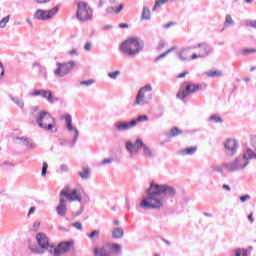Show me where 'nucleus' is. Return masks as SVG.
Instances as JSON below:
<instances>
[{
  "mask_svg": "<svg viewBox=\"0 0 256 256\" xmlns=\"http://www.w3.org/2000/svg\"><path fill=\"white\" fill-rule=\"evenodd\" d=\"M190 49H200L201 51L200 55H202V58L209 57V55H211V53L213 52V48L207 43L197 44L191 47Z\"/></svg>",
  "mask_w": 256,
  "mask_h": 256,
  "instance_id": "f3484780",
  "label": "nucleus"
},
{
  "mask_svg": "<svg viewBox=\"0 0 256 256\" xmlns=\"http://www.w3.org/2000/svg\"><path fill=\"white\" fill-rule=\"evenodd\" d=\"M247 199H251V196L249 194H246V195H243L240 197L241 203H245V201H247Z\"/></svg>",
  "mask_w": 256,
  "mask_h": 256,
  "instance_id": "8fccbe9b",
  "label": "nucleus"
},
{
  "mask_svg": "<svg viewBox=\"0 0 256 256\" xmlns=\"http://www.w3.org/2000/svg\"><path fill=\"white\" fill-rule=\"evenodd\" d=\"M36 123L44 131H53L55 127V118L47 111H40L36 116Z\"/></svg>",
  "mask_w": 256,
  "mask_h": 256,
  "instance_id": "0eeeda50",
  "label": "nucleus"
},
{
  "mask_svg": "<svg viewBox=\"0 0 256 256\" xmlns=\"http://www.w3.org/2000/svg\"><path fill=\"white\" fill-rule=\"evenodd\" d=\"M145 147V143L141 138L136 139L133 144L131 141L126 142V149L130 153V155H139V149H143Z\"/></svg>",
  "mask_w": 256,
  "mask_h": 256,
  "instance_id": "4468645a",
  "label": "nucleus"
},
{
  "mask_svg": "<svg viewBox=\"0 0 256 256\" xmlns=\"http://www.w3.org/2000/svg\"><path fill=\"white\" fill-rule=\"evenodd\" d=\"M56 212L60 217H65V189L60 192V203L56 207Z\"/></svg>",
  "mask_w": 256,
  "mask_h": 256,
  "instance_id": "a211bd4d",
  "label": "nucleus"
},
{
  "mask_svg": "<svg viewBox=\"0 0 256 256\" xmlns=\"http://www.w3.org/2000/svg\"><path fill=\"white\" fill-rule=\"evenodd\" d=\"M131 121H132L134 127H137L138 123H143L144 121H149V117L147 115H140Z\"/></svg>",
  "mask_w": 256,
  "mask_h": 256,
  "instance_id": "cd10ccee",
  "label": "nucleus"
},
{
  "mask_svg": "<svg viewBox=\"0 0 256 256\" xmlns=\"http://www.w3.org/2000/svg\"><path fill=\"white\" fill-rule=\"evenodd\" d=\"M16 141H21L22 145L27 147V149H29L30 151L37 149V144H35V142H33L31 138L16 137Z\"/></svg>",
  "mask_w": 256,
  "mask_h": 256,
  "instance_id": "6ab92c4d",
  "label": "nucleus"
},
{
  "mask_svg": "<svg viewBox=\"0 0 256 256\" xmlns=\"http://www.w3.org/2000/svg\"><path fill=\"white\" fill-rule=\"evenodd\" d=\"M224 149L228 157H234V155H237V151L239 149V142L233 138H228L224 142Z\"/></svg>",
  "mask_w": 256,
  "mask_h": 256,
  "instance_id": "f8f14e48",
  "label": "nucleus"
},
{
  "mask_svg": "<svg viewBox=\"0 0 256 256\" xmlns=\"http://www.w3.org/2000/svg\"><path fill=\"white\" fill-rule=\"evenodd\" d=\"M121 253L123 250L117 243H107L101 248L94 249L95 256H119Z\"/></svg>",
  "mask_w": 256,
  "mask_h": 256,
  "instance_id": "6e6552de",
  "label": "nucleus"
},
{
  "mask_svg": "<svg viewBox=\"0 0 256 256\" xmlns=\"http://www.w3.org/2000/svg\"><path fill=\"white\" fill-rule=\"evenodd\" d=\"M245 25L246 27H252V29H256V20H247Z\"/></svg>",
  "mask_w": 256,
  "mask_h": 256,
  "instance_id": "c03bdc74",
  "label": "nucleus"
},
{
  "mask_svg": "<svg viewBox=\"0 0 256 256\" xmlns=\"http://www.w3.org/2000/svg\"><path fill=\"white\" fill-rule=\"evenodd\" d=\"M41 66H42V65H41L39 62H34V63L32 64V67H33L34 69H39Z\"/></svg>",
  "mask_w": 256,
  "mask_h": 256,
  "instance_id": "e2e57ef3",
  "label": "nucleus"
},
{
  "mask_svg": "<svg viewBox=\"0 0 256 256\" xmlns=\"http://www.w3.org/2000/svg\"><path fill=\"white\" fill-rule=\"evenodd\" d=\"M171 27H175V22H168L163 25V29H171Z\"/></svg>",
  "mask_w": 256,
  "mask_h": 256,
  "instance_id": "09e8293b",
  "label": "nucleus"
},
{
  "mask_svg": "<svg viewBox=\"0 0 256 256\" xmlns=\"http://www.w3.org/2000/svg\"><path fill=\"white\" fill-rule=\"evenodd\" d=\"M99 233V230H94L90 234H87V237H89V239H93L94 237H98Z\"/></svg>",
  "mask_w": 256,
  "mask_h": 256,
  "instance_id": "a18cd8bd",
  "label": "nucleus"
},
{
  "mask_svg": "<svg viewBox=\"0 0 256 256\" xmlns=\"http://www.w3.org/2000/svg\"><path fill=\"white\" fill-rule=\"evenodd\" d=\"M76 17L82 23L93 20V8L85 1L77 3Z\"/></svg>",
  "mask_w": 256,
  "mask_h": 256,
  "instance_id": "1a4fd4ad",
  "label": "nucleus"
},
{
  "mask_svg": "<svg viewBox=\"0 0 256 256\" xmlns=\"http://www.w3.org/2000/svg\"><path fill=\"white\" fill-rule=\"evenodd\" d=\"M251 145L256 151V136L251 138ZM251 148H247L243 151L242 156H238L233 162H225L222 164L224 169H227L229 173H234V171H239L240 169H245L249 165L251 159H256V153Z\"/></svg>",
  "mask_w": 256,
  "mask_h": 256,
  "instance_id": "7ed1b4c3",
  "label": "nucleus"
},
{
  "mask_svg": "<svg viewBox=\"0 0 256 256\" xmlns=\"http://www.w3.org/2000/svg\"><path fill=\"white\" fill-rule=\"evenodd\" d=\"M146 194L147 197L142 199L140 203L142 209H163L167 199L173 201V198L177 195V189L167 184L152 182L146 190Z\"/></svg>",
  "mask_w": 256,
  "mask_h": 256,
  "instance_id": "f257e3e1",
  "label": "nucleus"
},
{
  "mask_svg": "<svg viewBox=\"0 0 256 256\" xmlns=\"http://www.w3.org/2000/svg\"><path fill=\"white\" fill-rule=\"evenodd\" d=\"M73 67H75V61H69L65 64V74L71 73L73 71Z\"/></svg>",
  "mask_w": 256,
  "mask_h": 256,
  "instance_id": "72a5a7b5",
  "label": "nucleus"
},
{
  "mask_svg": "<svg viewBox=\"0 0 256 256\" xmlns=\"http://www.w3.org/2000/svg\"><path fill=\"white\" fill-rule=\"evenodd\" d=\"M48 168H49V165L47 164V162H43L42 172H41L42 177H45L47 175V169Z\"/></svg>",
  "mask_w": 256,
  "mask_h": 256,
  "instance_id": "79ce46f5",
  "label": "nucleus"
},
{
  "mask_svg": "<svg viewBox=\"0 0 256 256\" xmlns=\"http://www.w3.org/2000/svg\"><path fill=\"white\" fill-rule=\"evenodd\" d=\"M173 51H175V47H172L170 49H168L167 51L163 52L162 54H160L159 56H157L155 58V63H157V61H161V59H165V57H167V55H169V53H173Z\"/></svg>",
  "mask_w": 256,
  "mask_h": 256,
  "instance_id": "c756f323",
  "label": "nucleus"
},
{
  "mask_svg": "<svg viewBox=\"0 0 256 256\" xmlns=\"http://www.w3.org/2000/svg\"><path fill=\"white\" fill-rule=\"evenodd\" d=\"M30 97H41L42 99H46L48 101V103H55L56 101H59V99L53 97V92H51V90H33L32 92H30Z\"/></svg>",
  "mask_w": 256,
  "mask_h": 256,
  "instance_id": "9b49d317",
  "label": "nucleus"
},
{
  "mask_svg": "<svg viewBox=\"0 0 256 256\" xmlns=\"http://www.w3.org/2000/svg\"><path fill=\"white\" fill-rule=\"evenodd\" d=\"M232 25H235V21L233 20V17H231L230 14H226L225 21H224V27H232Z\"/></svg>",
  "mask_w": 256,
  "mask_h": 256,
  "instance_id": "2f4dec72",
  "label": "nucleus"
},
{
  "mask_svg": "<svg viewBox=\"0 0 256 256\" xmlns=\"http://www.w3.org/2000/svg\"><path fill=\"white\" fill-rule=\"evenodd\" d=\"M75 241L74 240H69L65 242V253L68 251H71V249H74Z\"/></svg>",
  "mask_w": 256,
  "mask_h": 256,
  "instance_id": "e433bc0d",
  "label": "nucleus"
},
{
  "mask_svg": "<svg viewBox=\"0 0 256 256\" xmlns=\"http://www.w3.org/2000/svg\"><path fill=\"white\" fill-rule=\"evenodd\" d=\"M222 189H225L226 191H231V186L227 184H223Z\"/></svg>",
  "mask_w": 256,
  "mask_h": 256,
  "instance_id": "338daca9",
  "label": "nucleus"
},
{
  "mask_svg": "<svg viewBox=\"0 0 256 256\" xmlns=\"http://www.w3.org/2000/svg\"><path fill=\"white\" fill-rule=\"evenodd\" d=\"M106 13H115V8L113 6L106 8Z\"/></svg>",
  "mask_w": 256,
  "mask_h": 256,
  "instance_id": "bf43d9fd",
  "label": "nucleus"
},
{
  "mask_svg": "<svg viewBox=\"0 0 256 256\" xmlns=\"http://www.w3.org/2000/svg\"><path fill=\"white\" fill-rule=\"evenodd\" d=\"M36 241L40 248L29 246L30 251L36 255H43V253H45L43 249H47L48 253L53 256H60L61 253H65V241L60 242L57 246L53 244L50 245L49 238L42 232L36 235Z\"/></svg>",
  "mask_w": 256,
  "mask_h": 256,
  "instance_id": "f03ea898",
  "label": "nucleus"
},
{
  "mask_svg": "<svg viewBox=\"0 0 256 256\" xmlns=\"http://www.w3.org/2000/svg\"><path fill=\"white\" fill-rule=\"evenodd\" d=\"M10 100L14 102V104H16L19 109L23 110L25 109V101L21 98H19V96H13V95H10Z\"/></svg>",
  "mask_w": 256,
  "mask_h": 256,
  "instance_id": "412c9836",
  "label": "nucleus"
},
{
  "mask_svg": "<svg viewBox=\"0 0 256 256\" xmlns=\"http://www.w3.org/2000/svg\"><path fill=\"white\" fill-rule=\"evenodd\" d=\"M59 9H61L60 5H56L49 10L37 9L33 17L38 21H51V19H53V17L59 13Z\"/></svg>",
  "mask_w": 256,
  "mask_h": 256,
  "instance_id": "9d476101",
  "label": "nucleus"
},
{
  "mask_svg": "<svg viewBox=\"0 0 256 256\" xmlns=\"http://www.w3.org/2000/svg\"><path fill=\"white\" fill-rule=\"evenodd\" d=\"M38 72L40 73V75H43L45 80H47V68L45 66L39 67Z\"/></svg>",
  "mask_w": 256,
  "mask_h": 256,
  "instance_id": "ea45409f",
  "label": "nucleus"
},
{
  "mask_svg": "<svg viewBox=\"0 0 256 256\" xmlns=\"http://www.w3.org/2000/svg\"><path fill=\"white\" fill-rule=\"evenodd\" d=\"M35 210H36L35 206L30 207V209L28 211V217L33 215V213H35Z\"/></svg>",
  "mask_w": 256,
  "mask_h": 256,
  "instance_id": "13d9d810",
  "label": "nucleus"
},
{
  "mask_svg": "<svg viewBox=\"0 0 256 256\" xmlns=\"http://www.w3.org/2000/svg\"><path fill=\"white\" fill-rule=\"evenodd\" d=\"M214 171H216V173H221V175H223V168L222 167L216 166V167H214Z\"/></svg>",
  "mask_w": 256,
  "mask_h": 256,
  "instance_id": "4d7b16f0",
  "label": "nucleus"
},
{
  "mask_svg": "<svg viewBox=\"0 0 256 256\" xmlns=\"http://www.w3.org/2000/svg\"><path fill=\"white\" fill-rule=\"evenodd\" d=\"M39 227H41V222L39 221L34 222L32 231H39Z\"/></svg>",
  "mask_w": 256,
  "mask_h": 256,
  "instance_id": "de8ad7c7",
  "label": "nucleus"
},
{
  "mask_svg": "<svg viewBox=\"0 0 256 256\" xmlns=\"http://www.w3.org/2000/svg\"><path fill=\"white\" fill-rule=\"evenodd\" d=\"M204 75H207V77H223V71L221 70L208 71V72H205Z\"/></svg>",
  "mask_w": 256,
  "mask_h": 256,
  "instance_id": "7c9ffc66",
  "label": "nucleus"
},
{
  "mask_svg": "<svg viewBox=\"0 0 256 256\" xmlns=\"http://www.w3.org/2000/svg\"><path fill=\"white\" fill-rule=\"evenodd\" d=\"M115 161L114 158H105L103 161L100 162V165H111Z\"/></svg>",
  "mask_w": 256,
  "mask_h": 256,
  "instance_id": "37998d69",
  "label": "nucleus"
},
{
  "mask_svg": "<svg viewBox=\"0 0 256 256\" xmlns=\"http://www.w3.org/2000/svg\"><path fill=\"white\" fill-rule=\"evenodd\" d=\"M135 126L132 122V120H130L129 122L127 121H117L114 123V129L120 133H122L123 131H129V129H134Z\"/></svg>",
  "mask_w": 256,
  "mask_h": 256,
  "instance_id": "dca6fc26",
  "label": "nucleus"
},
{
  "mask_svg": "<svg viewBox=\"0 0 256 256\" xmlns=\"http://www.w3.org/2000/svg\"><path fill=\"white\" fill-rule=\"evenodd\" d=\"M161 5H163V4L161 3V1H160V0H156V1H155V5H154V7L152 8V11H155V9H157V7H161Z\"/></svg>",
  "mask_w": 256,
  "mask_h": 256,
  "instance_id": "603ef678",
  "label": "nucleus"
},
{
  "mask_svg": "<svg viewBox=\"0 0 256 256\" xmlns=\"http://www.w3.org/2000/svg\"><path fill=\"white\" fill-rule=\"evenodd\" d=\"M142 21H149L151 19V10L144 6L141 16Z\"/></svg>",
  "mask_w": 256,
  "mask_h": 256,
  "instance_id": "bb28decb",
  "label": "nucleus"
},
{
  "mask_svg": "<svg viewBox=\"0 0 256 256\" xmlns=\"http://www.w3.org/2000/svg\"><path fill=\"white\" fill-rule=\"evenodd\" d=\"M38 5H45L46 3H49L51 0H34Z\"/></svg>",
  "mask_w": 256,
  "mask_h": 256,
  "instance_id": "864d4df0",
  "label": "nucleus"
},
{
  "mask_svg": "<svg viewBox=\"0 0 256 256\" xmlns=\"http://www.w3.org/2000/svg\"><path fill=\"white\" fill-rule=\"evenodd\" d=\"M56 67L57 68L54 70L55 77H65V63L57 62Z\"/></svg>",
  "mask_w": 256,
  "mask_h": 256,
  "instance_id": "aec40b11",
  "label": "nucleus"
},
{
  "mask_svg": "<svg viewBox=\"0 0 256 256\" xmlns=\"http://www.w3.org/2000/svg\"><path fill=\"white\" fill-rule=\"evenodd\" d=\"M201 89V84H188L186 85L184 90H180L176 97L178 99H185L186 97H189L192 93H197Z\"/></svg>",
  "mask_w": 256,
  "mask_h": 256,
  "instance_id": "ddd939ff",
  "label": "nucleus"
},
{
  "mask_svg": "<svg viewBox=\"0 0 256 256\" xmlns=\"http://www.w3.org/2000/svg\"><path fill=\"white\" fill-rule=\"evenodd\" d=\"M119 75H121V71L120 70H116L114 72H109L108 73V77L110 79H113L115 81V79H117V77H119Z\"/></svg>",
  "mask_w": 256,
  "mask_h": 256,
  "instance_id": "4c0bfd02",
  "label": "nucleus"
},
{
  "mask_svg": "<svg viewBox=\"0 0 256 256\" xmlns=\"http://www.w3.org/2000/svg\"><path fill=\"white\" fill-rule=\"evenodd\" d=\"M151 91H153V86H151V84H146L145 86L141 87L138 90L135 101L133 102V106L149 105L151 101H153V93H151Z\"/></svg>",
  "mask_w": 256,
  "mask_h": 256,
  "instance_id": "423d86ee",
  "label": "nucleus"
},
{
  "mask_svg": "<svg viewBox=\"0 0 256 256\" xmlns=\"http://www.w3.org/2000/svg\"><path fill=\"white\" fill-rule=\"evenodd\" d=\"M143 153H144V157H146L147 159H151L155 155L153 153V150H151V148H149V146L147 145H144Z\"/></svg>",
  "mask_w": 256,
  "mask_h": 256,
  "instance_id": "473e14b6",
  "label": "nucleus"
},
{
  "mask_svg": "<svg viewBox=\"0 0 256 256\" xmlns=\"http://www.w3.org/2000/svg\"><path fill=\"white\" fill-rule=\"evenodd\" d=\"M194 153H197V146L189 147L183 150H180V155H194Z\"/></svg>",
  "mask_w": 256,
  "mask_h": 256,
  "instance_id": "b1692460",
  "label": "nucleus"
},
{
  "mask_svg": "<svg viewBox=\"0 0 256 256\" xmlns=\"http://www.w3.org/2000/svg\"><path fill=\"white\" fill-rule=\"evenodd\" d=\"M9 19H11V15H7L0 21V29H5L7 27V23H9Z\"/></svg>",
  "mask_w": 256,
  "mask_h": 256,
  "instance_id": "f704fd0d",
  "label": "nucleus"
},
{
  "mask_svg": "<svg viewBox=\"0 0 256 256\" xmlns=\"http://www.w3.org/2000/svg\"><path fill=\"white\" fill-rule=\"evenodd\" d=\"M163 47H165V42L164 41H160L159 44H158L159 51H161V49H163Z\"/></svg>",
  "mask_w": 256,
  "mask_h": 256,
  "instance_id": "0e129e2a",
  "label": "nucleus"
},
{
  "mask_svg": "<svg viewBox=\"0 0 256 256\" xmlns=\"http://www.w3.org/2000/svg\"><path fill=\"white\" fill-rule=\"evenodd\" d=\"M121 11H123V4H120L119 7L115 10L116 14L121 13Z\"/></svg>",
  "mask_w": 256,
  "mask_h": 256,
  "instance_id": "680f3d73",
  "label": "nucleus"
},
{
  "mask_svg": "<svg viewBox=\"0 0 256 256\" xmlns=\"http://www.w3.org/2000/svg\"><path fill=\"white\" fill-rule=\"evenodd\" d=\"M123 235H125L123 228L117 227L112 230V239H123Z\"/></svg>",
  "mask_w": 256,
  "mask_h": 256,
  "instance_id": "5701e85b",
  "label": "nucleus"
},
{
  "mask_svg": "<svg viewBox=\"0 0 256 256\" xmlns=\"http://www.w3.org/2000/svg\"><path fill=\"white\" fill-rule=\"evenodd\" d=\"M93 83H95L94 79L80 81V85H84L85 87H91Z\"/></svg>",
  "mask_w": 256,
  "mask_h": 256,
  "instance_id": "58836bf2",
  "label": "nucleus"
},
{
  "mask_svg": "<svg viewBox=\"0 0 256 256\" xmlns=\"http://www.w3.org/2000/svg\"><path fill=\"white\" fill-rule=\"evenodd\" d=\"M104 31H109V29H113V26L110 24L104 25L102 28Z\"/></svg>",
  "mask_w": 256,
  "mask_h": 256,
  "instance_id": "052dcab7",
  "label": "nucleus"
},
{
  "mask_svg": "<svg viewBox=\"0 0 256 256\" xmlns=\"http://www.w3.org/2000/svg\"><path fill=\"white\" fill-rule=\"evenodd\" d=\"M187 75H189V72H188V71L183 72V73H180V74L177 75V79H183V77H185V76H187Z\"/></svg>",
  "mask_w": 256,
  "mask_h": 256,
  "instance_id": "6e6d98bb",
  "label": "nucleus"
},
{
  "mask_svg": "<svg viewBox=\"0 0 256 256\" xmlns=\"http://www.w3.org/2000/svg\"><path fill=\"white\" fill-rule=\"evenodd\" d=\"M143 41L137 37H131L125 40L120 45V51L124 55H128V57H135V55H139L140 51H143Z\"/></svg>",
  "mask_w": 256,
  "mask_h": 256,
  "instance_id": "20e7f679",
  "label": "nucleus"
},
{
  "mask_svg": "<svg viewBox=\"0 0 256 256\" xmlns=\"http://www.w3.org/2000/svg\"><path fill=\"white\" fill-rule=\"evenodd\" d=\"M5 75V68L3 67V63L0 62V79Z\"/></svg>",
  "mask_w": 256,
  "mask_h": 256,
  "instance_id": "3c124183",
  "label": "nucleus"
},
{
  "mask_svg": "<svg viewBox=\"0 0 256 256\" xmlns=\"http://www.w3.org/2000/svg\"><path fill=\"white\" fill-rule=\"evenodd\" d=\"M72 227H75V229H77L78 231H83V225L81 224V222H74L72 224Z\"/></svg>",
  "mask_w": 256,
  "mask_h": 256,
  "instance_id": "49530a36",
  "label": "nucleus"
},
{
  "mask_svg": "<svg viewBox=\"0 0 256 256\" xmlns=\"http://www.w3.org/2000/svg\"><path fill=\"white\" fill-rule=\"evenodd\" d=\"M182 134H183V131H182V130H180V129L177 128V127H173V128H171V130L168 132L167 137L173 138V137H177L178 135H182Z\"/></svg>",
  "mask_w": 256,
  "mask_h": 256,
  "instance_id": "a878e982",
  "label": "nucleus"
},
{
  "mask_svg": "<svg viewBox=\"0 0 256 256\" xmlns=\"http://www.w3.org/2000/svg\"><path fill=\"white\" fill-rule=\"evenodd\" d=\"M78 174L83 181H87V179H90L91 177V169H89V167H83Z\"/></svg>",
  "mask_w": 256,
  "mask_h": 256,
  "instance_id": "4be33fe9",
  "label": "nucleus"
},
{
  "mask_svg": "<svg viewBox=\"0 0 256 256\" xmlns=\"http://www.w3.org/2000/svg\"><path fill=\"white\" fill-rule=\"evenodd\" d=\"M183 53H185V50H182L179 54V59L181 61H189L191 59H201L203 58L201 54H192L190 58L183 56Z\"/></svg>",
  "mask_w": 256,
  "mask_h": 256,
  "instance_id": "393cba45",
  "label": "nucleus"
},
{
  "mask_svg": "<svg viewBox=\"0 0 256 256\" xmlns=\"http://www.w3.org/2000/svg\"><path fill=\"white\" fill-rule=\"evenodd\" d=\"M91 47H92L91 42H87V43L84 45V50H85V51H91Z\"/></svg>",
  "mask_w": 256,
  "mask_h": 256,
  "instance_id": "5fc2aeb1",
  "label": "nucleus"
},
{
  "mask_svg": "<svg viewBox=\"0 0 256 256\" xmlns=\"http://www.w3.org/2000/svg\"><path fill=\"white\" fill-rule=\"evenodd\" d=\"M65 129L68 139L67 145L73 148L79 140V129H77V126L73 125V117L71 114H65Z\"/></svg>",
  "mask_w": 256,
  "mask_h": 256,
  "instance_id": "39448f33",
  "label": "nucleus"
},
{
  "mask_svg": "<svg viewBox=\"0 0 256 256\" xmlns=\"http://www.w3.org/2000/svg\"><path fill=\"white\" fill-rule=\"evenodd\" d=\"M231 256H249V254L247 253V249L237 248L233 251V254Z\"/></svg>",
  "mask_w": 256,
  "mask_h": 256,
  "instance_id": "c85d7f7f",
  "label": "nucleus"
},
{
  "mask_svg": "<svg viewBox=\"0 0 256 256\" xmlns=\"http://www.w3.org/2000/svg\"><path fill=\"white\" fill-rule=\"evenodd\" d=\"M249 53H256L255 48H245L241 51V55H249Z\"/></svg>",
  "mask_w": 256,
  "mask_h": 256,
  "instance_id": "a19ab883",
  "label": "nucleus"
},
{
  "mask_svg": "<svg viewBox=\"0 0 256 256\" xmlns=\"http://www.w3.org/2000/svg\"><path fill=\"white\" fill-rule=\"evenodd\" d=\"M65 199L70 202L77 201L78 203H81L83 200V197L81 196V193L77 191V189H69V187L65 188Z\"/></svg>",
  "mask_w": 256,
  "mask_h": 256,
  "instance_id": "2eb2a0df",
  "label": "nucleus"
},
{
  "mask_svg": "<svg viewBox=\"0 0 256 256\" xmlns=\"http://www.w3.org/2000/svg\"><path fill=\"white\" fill-rule=\"evenodd\" d=\"M103 5H105V1L99 0L98 9H101V7H103Z\"/></svg>",
  "mask_w": 256,
  "mask_h": 256,
  "instance_id": "774afa93",
  "label": "nucleus"
},
{
  "mask_svg": "<svg viewBox=\"0 0 256 256\" xmlns=\"http://www.w3.org/2000/svg\"><path fill=\"white\" fill-rule=\"evenodd\" d=\"M120 29H127L129 27V24L127 23H121L119 24Z\"/></svg>",
  "mask_w": 256,
  "mask_h": 256,
  "instance_id": "69168bd1",
  "label": "nucleus"
},
{
  "mask_svg": "<svg viewBox=\"0 0 256 256\" xmlns=\"http://www.w3.org/2000/svg\"><path fill=\"white\" fill-rule=\"evenodd\" d=\"M208 121L211 123H223V118L217 115H212L208 118Z\"/></svg>",
  "mask_w": 256,
  "mask_h": 256,
  "instance_id": "c9c22d12",
  "label": "nucleus"
}]
</instances>
